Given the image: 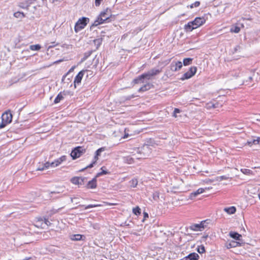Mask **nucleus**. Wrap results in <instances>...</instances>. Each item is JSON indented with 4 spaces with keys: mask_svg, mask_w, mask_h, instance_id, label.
Returning a JSON list of instances; mask_svg holds the SVG:
<instances>
[{
    "mask_svg": "<svg viewBox=\"0 0 260 260\" xmlns=\"http://www.w3.org/2000/svg\"><path fill=\"white\" fill-rule=\"evenodd\" d=\"M207 220H204L200 223L192 224L190 229L195 231H202L207 226Z\"/></svg>",
    "mask_w": 260,
    "mask_h": 260,
    "instance_id": "6e6552de",
    "label": "nucleus"
},
{
    "mask_svg": "<svg viewBox=\"0 0 260 260\" xmlns=\"http://www.w3.org/2000/svg\"><path fill=\"white\" fill-rule=\"evenodd\" d=\"M74 68H75V67H73L70 70V72H72L74 70Z\"/></svg>",
    "mask_w": 260,
    "mask_h": 260,
    "instance_id": "864d4df0",
    "label": "nucleus"
},
{
    "mask_svg": "<svg viewBox=\"0 0 260 260\" xmlns=\"http://www.w3.org/2000/svg\"><path fill=\"white\" fill-rule=\"evenodd\" d=\"M41 48V46L40 45H34V50H39Z\"/></svg>",
    "mask_w": 260,
    "mask_h": 260,
    "instance_id": "c03bdc74",
    "label": "nucleus"
},
{
    "mask_svg": "<svg viewBox=\"0 0 260 260\" xmlns=\"http://www.w3.org/2000/svg\"><path fill=\"white\" fill-rule=\"evenodd\" d=\"M104 204H105L106 205H117L116 203H108V202H104Z\"/></svg>",
    "mask_w": 260,
    "mask_h": 260,
    "instance_id": "09e8293b",
    "label": "nucleus"
},
{
    "mask_svg": "<svg viewBox=\"0 0 260 260\" xmlns=\"http://www.w3.org/2000/svg\"><path fill=\"white\" fill-rule=\"evenodd\" d=\"M144 214L145 218L148 217V214L147 213L145 212Z\"/></svg>",
    "mask_w": 260,
    "mask_h": 260,
    "instance_id": "603ef678",
    "label": "nucleus"
},
{
    "mask_svg": "<svg viewBox=\"0 0 260 260\" xmlns=\"http://www.w3.org/2000/svg\"><path fill=\"white\" fill-rule=\"evenodd\" d=\"M206 107L207 109H210L211 108H214L216 107L215 106V105L212 103H209L207 104Z\"/></svg>",
    "mask_w": 260,
    "mask_h": 260,
    "instance_id": "ea45409f",
    "label": "nucleus"
},
{
    "mask_svg": "<svg viewBox=\"0 0 260 260\" xmlns=\"http://www.w3.org/2000/svg\"><path fill=\"white\" fill-rule=\"evenodd\" d=\"M101 172L98 173L96 174V177H99L100 176L109 174V172L106 170L105 167H102L101 168Z\"/></svg>",
    "mask_w": 260,
    "mask_h": 260,
    "instance_id": "cd10ccee",
    "label": "nucleus"
},
{
    "mask_svg": "<svg viewBox=\"0 0 260 260\" xmlns=\"http://www.w3.org/2000/svg\"><path fill=\"white\" fill-rule=\"evenodd\" d=\"M223 210L228 214H233L236 212V208L234 206H231L230 207L224 208Z\"/></svg>",
    "mask_w": 260,
    "mask_h": 260,
    "instance_id": "5701e85b",
    "label": "nucleus"
},
{
    "mask_svg": "<svg viewBox=\"0 0 260 260\" xmlns=\"http://www.w3.org/2000/svg\"><path fill=\"white\" fill-rule=\"evenodd\" d=\"M103 0H95V5L96 6H99Z\"/></svg>",
    "mask_w": 260,
    "mask_h": 260,
    "instance_id": "49530a36",
    "label": "nucleus"
},
{
    "mask_svg": "<svg viewBox=\"0 0 260 260\" xmlns=\"http://www.w3.org/2000/svg\"><path fill=\"white\" fill-rule=\"evenodd\" d=\"M192 60V58H186L183 59V64L184 66H187L190 64L191 63Z\"/></svg>",
    "mask_w": 260,
    "mask_h": 260,
    "instance_id": "72a5a7b5",
    "label": "nucleus"
},
{
    "mask_svg": "<svg viewBox=\"0 0 260 260\" xmlns=\"http://www.w3.org/2000/svg\"><path fill=\"white\" fill-rule=\"evenodd\" d=\"M85 152V150L81 147H77L73 150L71 153V156L73 159L79 158Z\"/></svg>",
    "mask_w": 260,
    "mask_h": 260,
    "instance_id": "0eeeda50",
    "label": "nucleus"
},
{
    "mask_svg": "<svg viewBox=\"0 0 260 260\" xmlns=\"http://www.w3.org/2000/svg\"><path fill=\"white\" fill-rule=\"evenodd\" d=\"M55 162L54 160L53 161L50 162H46L44 164H43L42 167H39L37 169V171H43L45 169H47L49 168H55L57 166L55 165Z\"/></svg>",
    "mask_w": 260,
    "mask_h": 260,
    "instance_id": "ddd939ff",
    "label": "nucleus"
},
{
    "mask_svg": "<svg viewBox=\"0 0 260 260\" xmlns=\"http://www.w3.org/2000/svg\"><path fill=\"white\" fill-rule=\"evenodd\" d=\"M102 19V17L100 15H99L96 20L94 21L93 25L97 26L99 24L104 23L105 21L104 20H103Z\"/></svg>",
    "mask_w": 260,
    "mask_h": 260,
    "instance_id": "bb28decb",
    "label": "nucleus"
},
{
    "mask_svg": "<svg viewBox=\"0 0 260 260\" xmlns=\"http://www.w3.org/2000/svg\"><path fill=\"white\" fill-rule=\"evenodd\" d=\"M252 73L249 72L242 73L241 77L242 78V84L249 85L252 80Z\"/></svg>",
    "mask_w": 260,
    "mask_h": 260,
    "instance_id": "423d86ee",
    "label": "nucleus"
},
{
    "mask_svg": "<svg viewBox=\"0 0 260 260\" xmlns=\"http://www.w3.org/2000/svg\"><path fill=\"white\" fill-rule=\"evenodd\" d=\"M205 191V189L202 188H199L197 191L192 192L189 196V199L191 200L193 199L195 197L200 194L203 193Z\"/></svg>",
    "mask_w": 260,
    "mask_h": 260,
    "instance_id": "f3484780",
    "label": "nucleus"
},
{
    "mask_svg": "<svg viewBox=\"0 0 260 260\" xmlns=\"http://www.w3.org/2000/svg\"><path fill=\"white\" fill-rule=\"evenodd\" d=\"M29 48L32 50V48H33V47H32V45H30V47H29Z\"/></svg>",
    "mask_w": 260,
    "mask_h": 260,
    "instance_id": "5fc2aeb1",
    "label": "nucleus"
},
{
    "mask_svg": "<svg viewBox=\"0 0 260 260\" xmlns=\"http://www.w3.org/2000/svg\"><path fill=\"white\" fill-rule=\"evenodd\" d=\"M197 72V68L196 67H191L189 70L183 74L182 77L181 78L182 80L188 79L192 77Z\"/></svg>",
    "mask_w": 260,
    "mask_h": 260,
    "instance_id": "9d476101",
    "label": "nucleus"
},
{
    "mask_svg": "<svg viewBox=\"0 0 260 260\" xmlns=\"http://www.w3.org/2000/svg\"><path fill=\"white\" fill-rule=\"evenodd\" d=\"M65 95L64 93H63L62 92H60L57 96L55 98L54 100V103L57 104L59 102H60L61 100H62L64 99V96Z\"/></svg>",
    "mask_w": 260,
    "mask_h": 260,
    "instance_id": "b1692460",
    "label": "nucleus"
},
{
    "mask_svg": "<svg viewBox=\"0 0 260 260\" xmlns=\"http://www.w3.org/2000/svg\"><path fill=\"white\" fill-rule=\"evenodd\" d=\"M200 3L198 1L194 2L190 6V8H196L200 6Z\"/></svg>",
    "mask_w": 260,
    "mask_h": 260,
    "instance_id": "58836bf2",
    "label": "nucleus"
},
{
    "mask_svg": "<svg viewBox=\"0 0 260 260\" xmlns=\"http://www.w3.org/2000/svg\"><path fill=\"white\" fill-rule=\"evenodd\" d=\"M199 256L198 253L193 252L189 254L185 257L186 260H197Z\"/></svg>",
    "mask_w": 260,
    "mask_h": 260,
    "instance_id": "6ab92c4d",
    "label": "nucleus"
},
{
    "mask_svg": "<svg viewBox=\"0 0 260 260\" xmlns=\"http://www.w3.org/2000/svg\"><path fill=\"white\" fill-rule=\"evenodd\" d=\"M131 186L135 187L138 184V180L136 179H133L130 181Z\"/></svg>",
    "mask_w": 260,
    "mask_h": 260,
    "instance_id": "c9c22d12",
    "label": "nucleus"
},
{
    "mask_svg": "<svg viewBox=\"0 0 260 260\" xmlns=\"http://www.w3.org/2000/svg\"><path fill=\"white\" fill-rule=\"evenodd\" d=\"M133 213L136 215H140L141 213V209L139 207H137L133 209Z\"/></svg>",
    "mask_w": 260,
    "mask_h": 260,
    "instance_id": "e433bc0d",
    "label": "nucleus"
},
{
    "mask_svg": "<svg viewBox=\"0 0 260 260\" xmlns=\"http://www.w3.org/2000/svg\"><path fill=\"white\" fill-rule=\"evenodd\" d=\"M158 198H159V196H158V193L157 192H156L155 194H154L153 199L155 200H156L157 199H158Z\"/></svg>",
    "mask_w": 260,
    "mask_h": 260,
    "instance_id": "de8ad7c7",
    "label": "nucleus"
},
{
    "mask_svg": "<svg viewBox=\"0 0 260 260\" xmlns=\"http://www.w3.org/2000/svg\"><path fill=\"white\" fill-rule=\"evenodd\" d=\"M48 222L49 221L46 220L41 217H36L34 225L37 228L44 229L48 225Z\"/></svg>",
    "mask_w": 260,
    "mask_h": 260,
    "instance_id": "39448f33",
    "label": "nucleus"
},
{
    "mask_svg": "<svg viewBox=\"0 0 260 260\" xmlns=\"http://www.w3.org/2000/svg\"><path fill=\"white\" fill-rule=\"evenodd\" d=\"M95 163H93V161L91 164H90L89 166H87L86 167V168H91L93 167V164H94Z\"/></svg>",
    "mask_w": 260,
    "mask_h": 260,
    "instance_id": "8fccbe9b",
    "label": "nucleus"
},
{
    "mask_svg": "<svg viewBox=\"0 0 260 260\" xmlns=\"http://www.w3.org/2000/svg\"><path fill=\"white\" fill-rule=\"evenodd\" d=\"M206 22V19L204 17H197L192 21L189 22L185 25V29L187 31H192L197 28Z\"/></svg>",
    "mask_w": 260,
    "mask_h": 260,
    "instance_id": "f257e3e1",
    "label": "nucleus"
},
{
    "mask_svg": "<svg viewBox=\"0 0 260 260\" xmlns=\"http://www.w3.org/2000/svg\"><path fill=\"white\" fill-rule=\"evenodd\" d=\"M151 86V85L150 84H148L145 85L144 86H143V87L140 88L139 90L140 91H146V90L149 89L150 88Z\"/></svg>",
    "mask_w": 260,
    "mask_h": 260,
    "instance_id": "2f4dec72",
    "label": "nucleus"
},
{
    "mask_svg": "<svg viewBox=\"0 0 260 260\" xmlns=\"http://www.w3.org/2000/svg\"><path fill=\"white\" fill-rule=\"evenodd\" d=\"M105 150H106V148L105 147H101V148H99V149H98L95 151V155H94V157L93 163H95L96 162V161L99 159V157L100 156H101V153L104 152Z\"/></svg>",
    "mask_w": 260,
    "mask_h": 260,
    "instance_id": "dca6fc26",
    "label": "nucleus"
},
{
    "mask_svg": "<svg viewBox=\"0 0 260 260\" xmlns=\"http://www.w3.org/2000/svg\"><path fill=\"white\" fill-rule=\"evenodd\" d=\"M241 48L240 46H236L233 49V50H232V52L233 53L239 52L240 51Z\"/></svg>",
    "mask_w": 260,
    "mask_h": 260,
    "instance_id": "4c0bfd02",
    "label": "nucleus"
},
{
    "mask_svg": "<svg viewBox=\"0 0 260 260\" xmlns=\"http://www.w3.org/2000/svg\"><path fill=\"white\" fill-rule=\"evenodd\" d=\"M182 67V63L181 61H173L170 65V69L173 72H176L181 69Z\"/></svg>",
    "mask_w": 260,
    "mask_h": 260,
    "instance_id": "f8f14e48",
    "label": "nucleus"
},
{
    "mask_svg": "<svg viewBox=\"0 0 260 260\" xmlns=\"http://www.w3.org/2000/svg\"><path fill=\"white\" fill-rule=\"evenodd\" d=\"M137 149L138 150V152L141 153L144 158L149 156L151 152V148L148 145H144L141 148H138Z\"/></svg>",
    "mask_w": 260,
    "mask_h": 260,
    "instance_id": "1a4fd4ad",
    "label": "nucleus"
},
{
    "mask_svg": "<svg viewBox=\"0 0 260 260\" xmlns=\"http://www.w3.org/2000/svg\"><path fill=\"white\" fill-rule=\"evenodd\" d=\"M205 248L203 246H201L200 247H198V251L200 253H203L205 252Z\"/></svg>",
    "mask_w": 260,
    "mask_h": 260,
    "instance_id": "a19ab883",
    "label": "nucleus"
},
{
    "mask_svg": "<svg viewBox=\"0 0 260 260\" xmlns=\"http://www.w3.org/2000/svg\"><path fill=\"white\" fill-rule=\"evenodd\" d=\"M240 245V243L239 242H235V241H231L228 245H227V247L228 248H231V247H237V246L239 245Z\"/></svg>",
    "mask_w": 260,
    "mask_h": 260,
    "instance_id": "7c9ffc66",
    "label": "nucleus"
},
{
    "mask_svg": "<svg viewBox=\"0 0 260 260\" xmlns=\"http://www.w3.org/2000/svg\"><path fill=\"white\" fill-rule=\"evenodd\" d=\"M101 206L100 205H88L87 206H86L85 207V209H87L88 208L98 207V206Z\"/></svg>",
    "mask_w": 260,
    "mask_h": 260,
    "instance_id": "37998d69",
    "label": "nucleus"
},
{
    "mask_svg": "<svg viewBox=\"0 0 260 260\" xmlns=\"http://www.w3.org/2000/svg\"><path fill=\"white\" fill-rule=\"evenodd\" d=\"M160 72V71L157 69H152L146 74H144L140 76L139 78L135 79L133 80L135 83H138L139 81L143 79L146 78L149 79L152 76L157 75Z\"/></svg>",
    "mask_w": 260,
    "mask_h": 260,
    "instance_id": "f03ea898",
    "label": "nucleus"
},
{
    "mask_svg": "<svg viewBox=\"0 0 260 260\" xmlns=\"http://www.w3.org/2000/svg\"><path fill=\"white\" fill-rule=\"evenodd\" d=\"M240 30V28L239 26H234L231 27V31L235 33H238Z\"/></svg>",
    "mask_w": 260,
    "mask_h": 260,
    "instance_id": "f704fd0d",
    "label": "nucleus"
},
{
    "mask_svg": "<svg viewBox=\"0 0 260 260\" xmlns=\"http://www.w3.org/2000/svg\"><path fill=\"white\" fill-rule=\"evenodd\" d=\"M89 21V19L85 17H82L79 19L78 21L76 23L75 26V31L76 32H78L81 29H83Z\"/></svg>",
    "mask_w": 260,
    "mask_h": 260,
    "instance_id": "20e7f679",
    "label": "nucleus"
},
{
    "mask_svg": "<svg viewBox=\"0 0 260 260\" xmlns=\"http://www.w3.org/2000/svg\"><path fill=\"white\" fill-rule=\"evenodd\" d=\"M100 15L102 17V20L105 21L108 20L111 16L110 10L109 9H106L104 11L102 12Z\"/></svg>",
    "mask_w": 260,
    "mask_h": 260,
    "instance_id": "4468645a",
    "label": "nucleus"
},
{
    "mask_svg": "<svg viewBox=\"0 0 260 260\" xmlns=\"http://www.w3.org/2000/svg\"><path fill=\"white\" fill-rule=\"evenodd\" d=\"M241 73L238 70H231L230 71L225 75L226 77L230 79H237L238 77H241Z\"/></svg>",
    "mask_w": 260,
    "mask_h": 260,
    "instance_id": "9b49d317",
    "label": "nucleus"
},
{
    "mask_svg": "<svg viewBox=\"0 0 260 260\" xmlns=\"http://www.w3.org/2000/svg\"><path fill=\"white\" fill-rule=\"evenodd\" d=\"M226 179V177L223 176H220V177H217V178L216 179V181H221L223 179Z\"/></svg>",
    "mask_w": 260,
    "mask_h": 260,
    "instance_id": "a18cd8bd",
    "label": "nucleus"
},
{
    "mask_svg": "<svg viewBox=\"0 0 260 260\" xmlns=\"http://www.w3.org/2000/svg\"><path fill=\"white\" fill-rule=\"evenodd\" d=\"M260 143V138H258L257 139H254L252 141H248L247 142L246 144L249 146H251L252 144H257Z\"/></svg>",
    "mask_w": 260,
    "mask_h": 260,
    "instance_id": "c85d7f7f",
    "label": "nucleus"
},
{
    "mask_svg": "<svg viewBox=\"0 0 260 260\" xmlns=\"http://www.w3.org/2000/svg\"><path fill=\"white\" fill-rule=\"evenodd\" d=\"M83 181V179L78 177H75L71 179V182L74 184H80Z\"/></svg>",
    "mask_w": 260,
    "mask_h": 260,
    "instance_id": "393cba45",
    "label": "nucleus"
},
{
    "mask_svg": "<svg viewBox=\"0 0 260 260\" xmlns=\"http://www.w3.org/2000/svg\"><path fill=\"white\" fill-rule=\"evenodd\" d=\"M84 72H85L84 70H82V71H80L78 74V75L75 77V79H74V85L75 87H76V84H78L81 82L82 79L83 78V76L84 75Z\"/></svg>",
    "mask_w": 260,
    "mask_h": 260,
    "instance_id": "2eb2a0df",
    "label": "nucleus"
},
{
    "mask_svg": "<svg viewBox=\"0 0 260 260\" xmlns=\"http://www.w3.org/2000/svg\"><path fill=\"white\" fill-rule=\"evenodd\" d=\"M180 112V110L179 109L175 108L174 109V111L173 116L175 117H177V114L179 113Z\"/></svg>",
    "mask_w": 260,
    "mask_h": 260,
    "instance_id": "79ce46f5",
    "label": "nucleus"
},
{
    "mask_svg": "<svg viewBox=\"0 0 260 260\" xmlns=\"http://www.w3.org/2000/svg\"><path fill=\"white\" fill-rule=\"evenodd\" d=\"M128 134H125V135L123 137V139H126V138H128Z\"/></svg>",
    "mask_w": 260,
    "mask_h": 260,
    "instance_id": "3c124183",
    "label": "nucleus"
},
{
    "mask_svg": "<svg viewBox=\"0 0 260 260\" xmlns=\"http://www.w3.org/2000/svg\"><path fill=\"white\" fill-rule=\"evenodd\" d=\"M14 16L16 18L21 19L24 17V15L22 12H17L14 13Z\"/></svg>",
    "mask_w": 260,
    "mask_h": 260,
    "instance_id": "473e14b6",
    "label": "nucleus"
},
{
    "mask_svg": "<svg viewBox=\"0 0 260 260\" xmlns=\"http://www.w3.org/2000/svg\"><path fill=\"white\" fill-rule=\"evenodd\" d=\"M82 235L80 234L72 235L71 237V239L73 241H79L82 240Z\"/></svg>",
    "mask_w": 260,
    "mask_h": 260,
    "instance_id": "c756f323",
    "label": "nucleus"
},
{
    "mask_svg": "<svg viewBox=\"0 0 260 260\" xmlns=\"http://www.w3.org/2000/svg\"><path fill=\"white\" fill-rule=\"evenodd\" d=\"M96 178L95 177L91 181H89L87 183V187L88 188L93 189L96 187Z\"/></svg>",
    "mask_w": 260,
    "mask_h": 260,
    "instance_id": "a211bd4d",
    "label": "nucleus"
},
{
    "mask_svg": "<svg viewBox=\"0 0 260 260\" xmlns=\"http://www.w3.org/2000/svg\"><path fill=\"white\" fill-rule=\"evenodd\" d=\"M132 155L133 156V157H134V160H136V159H142V158H144V157H143V156L140 153H139V152H138V150L137 149L136 150V152H133L132 153Z\"/></svg>",
    "mask_w": 260,
    "mask_h": 260,
    "instance_id": "a878e982",
    "label": "nucleus"
},
{
    "mask_svg": "<svg viewBox=\"0 0 260 260\" xmlns=\"http://www.w3.org/2000/svg\"><path fill=\"white\" fill-rule=\"evenodd\" d=\"M123 160L125 162L128 164H132L136 162V161H135L134 160V157H133L132 154L131 155L124 157Z\"/></svg>",
    "mask_w": 260,
    "mask_h": 260,
    "instance_id": "4be33fe9",
    "label": "nucleus"
},
{
    "mask_svg": "<svg viewBox=\"0 0 260 260\" xmlns=\"http://www.w3.org/2000/svg\"><path fill=\"white\" fill-rule=\"evenodd\" d=\"M229 235L231 238H232L236 240L240 241L241 238H242L241 235L238 234V233L235 232H232V231L230 232L229 233Z\"/></svg>",
    "mask_w": 260,
    "mask_h": 260,
    "instance_id": "aec40b11",
    "label": "nucleus"
},
{
    "mask_svg": "<svg viewBox=\"0 0 260 260\" xmlns=\"http://www.w3.org/2000/svg\"><path fill=\"white\" fill-rule=\"evenodd\" d=\"M67 160V156L66 155H62L60 156L59 158H58L54 160L55 162V165L57 167L60 165L63 162Z\"/></svg>",
    "mask_w": 260,
    "mask_h": 260,
    "instance_id": "412c9836",
    "label": "nucleus"
},
{
    "mask_svg": "<svg viewBox=\"0 0 260 260\" xmlns=\"http://www.w3.org/2000/svg\"><path fill=\"white\" fill-rule=\"evenodd\" d=\"M1 118L2 121L0 123V128H4L12 121V115L9 111L6 112L2 114Z\"/></svg>",
    "mask_w": 260,
    "mask_h": 260,
    "instance_id": "7ed1b4c3",
    "label": "nucleus"
}]
</instances>
